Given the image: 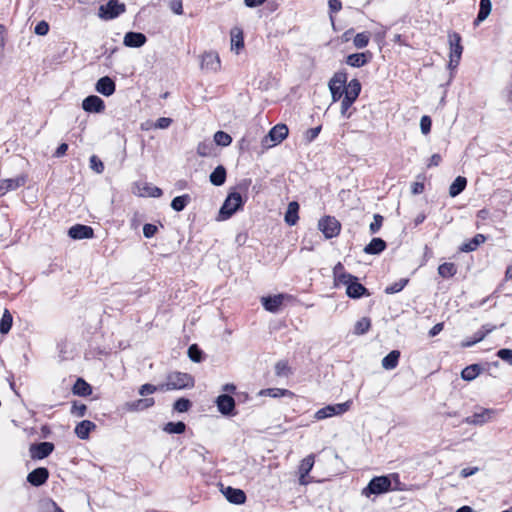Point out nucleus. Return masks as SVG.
I'll list each match as a JSON object with an SVG mask.
<instances>
[{"mask_svg": "<svg viewBox=\"0 0 512 512\" xmlns=\"http://www.w3.org/2000/svg\"><path fill=\"white\" fill-rule=\"evenodd\" d=\"M194 386V378L183 372H170L167 375V382L160 384V391L180 390L186 388H192Z\"/></svg>", "mask_w": 512, "mask_h": 512, "instance_id": "nucleus-3", "label": "nucleus"}, {"mask_svg": "<svg viewBox=\"0 0 512 512\" xmlns=\"http://www.w3.org/2000/svg\"><path fill=\"white\" fill-rule=\"evenodd\" d=\"M370 327H371L370 318L363 317L355 323L353 333L355 335H363L369 331Z\"/></svg>", "mask_w": 512, "mask_h": 512, "instance_id": "nucleus-44", "label": "nucleus"}, {"mask_svg": "<svg viewBox=\"0 0 512 512\" xmlns=\"http://www.w3.org/2000/svg\"><path fill=\"white\" fill-rule=\"evenodd\" d=\"M457 273V267L452 262H445L438 267V274L443 278H451Z\"/></svg>", "mask_w": 512, "mask_h": 512, "instance_id": "nucleus-40", "label": "nucleus"}, {"mask_svg": "<svg viewBox=\"0 0 512 512\" xmlns=\"http://www.w3.org/2000/svg\"><path fill=\"white\" fill-rule=\"evenodd\" d=\"M191 197L189 194L176 196L171 201V208L176 212H181L190 203Z\"/></svg>", "mask_w": 512, "mask_h": 512, "instance_id": "nucleus-37", "label": "nucleus"}, {"mask_svg": "<svg viewBox=\"0 0 512 512\" xmlns=\"http://www.w3.org/2000/svg\"><path fill=\"white\" fill-rule=\"evenodd\" d=\"M95 428V423L90 420H83L76 425L74 432L79 439L86 440Z\"/></svg>", "mask_w": 512, "mask_h": 512, "instance_id": "nucleus-25", "label": "nucleus"}, {"mask_svg": "<svg viewBox=\"0 0 512 512\" xmlns=\"http://www.w3.org/2000/svg\"><path fill=\"white\" fill-rule=\"evenodd\" d=\"M87 411V406L85 404H78V402L74 401L71 407V414L77 417H84Z\"/></svg>", "mask_w": 512, "mask_h": 512, "instance_id": "nucleus-56", "label": "nucleus"}, {"mask_svg": "<svg viewBox=\"0 0 512 512\" xmlns=\"http://www.w3.org/2000/svg\"><path fill=\"white\" fill-rule=\"evenodd\" d=\"M231 142L232 137L224 131L220 130L214 134V143L218 146L227 147L231 144Z\"/></svg>", "mask_w": 512, "mask_h": 512, "instance_id": "nucleus-46", "label": "nucleus"}, {"mask_svg": "<svg viewBox=\"0 0 512 512\" xmlns=\"http://www.w3.org/2000/svg\"><path fill=\"white\" fill-rule=\"evenodd\" d=\"M372 57L371 52L366 51L362 53H353L346 57V64L355 67L360 68L364 65H366Z\"/></svg>", "mask_w": 512, "mask_h": 512, "instance_id": "nucleus-22", "label": "nucleus"}, {"mask_svg": "<svg viewBox=\"0 0 512 512\" xmlns=\"http://www.w3.org/2000/svg\"><path fill=\"white\" fill-rule=\"evenodd\" d=\"M244 47V37L240 29H234L231 31V49H235L237 52Z\"/></svg>", "mask_w": 512, "mask_h": 512, "instance_id": "nucleus-41", "label": "nucleus"}, {"mask_svg": "<svg viewBox=\"0 0 512 512\" xmlns=\"http://www.w3.org/2000/svg\"><path fill=\"white\" fill-rule=\"evenodd\" d=\"M39 512H64L53 500L41 503Z\"/></svg>", "mask_w": 512, "mask_h": 512, "instance_id": "nucleus-53", "label": "nucleus"}, {"mask_svg": "<svg viewBox=\"0 0 512 512\" xmlns=\"http://www.w3.org/2000/svg\"><path fill=\"white\" fill-rule=\"evenodd\" d=\"M227 171L223 165H218L210 174L209 181L214 186H222L226 182Z\"/></svg>", "mask_w": 512, "mask_h": 512, "instance_id": "nucleus-28", "label": "nucleus"}, {"mask_svg": "<svg viewBox=\"0 0 512 512\" xmlns=\"http://www.w3.org/2000/svg\"><path fill=\"white\" fill-rule=\"evenodd\" d=\"M348 74L344 70L336 72L329 80L328 87L331 93L332 101L337 102L343 98L347 88Z\"/></svg>", "mask_w": 512, "mask_h": 512, "instance_id": "nucleus-4", "label": "nucleus"}, {"mask_svg": "<svg viewBox=\"0 0 512 512\" xmlns=\"http://www.w3.org/2000/svg\"><path fill=\"white\" fill-rule=\"evenodd\" d=\"M370 40V33L369 32H361L356 34V36L353 39L354 46L358 49L365 48Z\"/></svg>", "mask_w": 512, "mask_h": 512, "instance_id": "nucleus-49", "label": "nucleus"}, {"mask_svg": "<svg viewBox=\"0 0 512 512\" xmlns=\"http://www.w3.org/2000/svg\"><path fill=\"white\" fill-rule=\"evenodd\" d=\"M497 356L504 362L512 365V349L502 348L497 351Z\"/></svg>", "mask_w": 512, "mask_h": 512, "instance_id": "nucleus-58", "label": "nucleus"}, {"mask_svg": "<svg viewBox=\"0 0 512 512\" xmlns=\"http://www.w3.org/2000/svg\"><path fill=\"white\" fill-rule=\"evenodd\" d=\"M387 247V243L379 237L373 238L363 249L366 254L378 255Z\"/></svg>", "mask_w": 512, "mask_h": 512, "instance_id": "nucleus-26", "label": "nucleus"}, {"mask_svg": "<svg viewBox=\"0 0 512 512\" xmlns=\"http://www.w3.org/2000/svg\"><path fill=\"white\" fill-rule=\"evenodd\" d=\"M334 286L339 287L340 285L348 286L351 280H355V276L350 273H342L333 278Z\"/></svg>", "mask_w": 512, "mask_h": 512, "instance_id": "nucleus-51", "label": "nucleus"}, {"mask_svg": "<svg viewBox=\"0 0 512 512\" xmlns=\"http://www.w3.org/2000/svg\"><path fill=\"white\" fill-rule=\"evenodd\" d=\"M351 404V401H346L344 403L327 405L316 412L315 418L322 420L335 415H342L350 409Z\"/></svg>", "mask_w": 512, "mask_h": 512, "instance_id": "nucleus-7", "label": "nucleus"}, {"mask_svg": "<svg viewBox=\"0 0 512 512\" xmlns=\"http://www.w3.org/2000/svg\"><path fill=\"white\" fill-rule=\"evenodd\" d=\"M318 228L325 238L331 239L340 233L341 224L335 217L325 216L319 220Z\"/></svg>", "mask_w": 512, "mask_h": 512, "instance_id": "nucleus-6", "label": "nucleus"}, {"mask_svg": "<svg viewBox=\"0 0 512 512\" xmlns=\"http://www.w3.org/2000/svg\"><path fill=\"white\" fill-rule=\"evenodd\" d=\"M126 11L124 3L118 0H109L106 4L99 7L98 16L103 20H112Z\"/></svg>", "mask_w": 512, "mask_h": 512, "instance_id": "nucleus-5", "label": "nucleus"}, {"mask_svg": "<svg viewBox=\"0 0 512 512\" xmlns=\"http://www.w3.org/2000/svg\"><path fill=\"white\" fill-rule=\"evenodd\" d=\"M68 236L74 240L91 239L94 237V230L91 226L76 224L69 228Z\"/></svg>", "mask_w": 512, "mask_h": 512, "instance_id": "nucleus-14", "label": "nucleus"}, {"mask_svg": "<svg viewBox=\"0 0 512 512\" xmlns=\"http://www.w3.org/2000/svg\"><path fill=\"white\" fill-rule=\"evenodd\" d=\"M137 188H138V195L141 197L158 198V197L162 196V194H163L162 190L159 187L154 186L151 183H143L141 185H137Z\"/></svg>", "mask_w": 512, "mask_h": 512, "instance_id": "nucleus-27", "label": "nucleus"}, {"mask_svg": "<svg viewBox=\"0 0 512 512\" xmlns=\"http://www.w3.org/2000/svg\"><path fill=\"white\" fill-rule=\"evenodd\" d=\"M154 404V398H143L132 402H128L126 403V406L130 411H143L147 408L152 407Z\"/></svg>", "mask_w": 512, "mask_h": 512, "instance_id": "nucleus-32", "label": "nucleus"}, {"mask_svg": "<svg viewBox=\"0 0 512 512\" xmlns=\"http://www.w3.org/2000/svg\"><path fill=\"white\" fill-rule=\"evenodd\" d=\"M400 359V351L392 350L382 359V367L386 370H392L397 367Z\"/></svg>", "mask_w": 512, "mask_h": 512, "instance_id": "nucleus-34", "label": "nucleus"}, {"mask_svg": "<svg viewBox=\"0 0 512 512\" xmlns=\"http://www.w3.org/2000/svg\"><path fill=\"white\" fill-rule=\"evenodd\" d=\"M492 10L491 0H480L479 11L476 19L474 20V26H478L490 15Z\"/></svg>", "mask_w": 512, "mask_h": 512, "instance_id": "nucleus-30", "label": "nucleus"}, {"mask_svg": "<svg viewBox=\"0 0 512 512\" xmlns=\"http://www.w3.org/2000/svg\"><path fill=\"white\" fill-rule=\"evenodd\" d=\"M383 221H384V218L382 215L374 214L373 222L369 226L370 233L376 234L380 230V228L383 224Z\"/></svg>", "mask_w": 512, "mask_h": 512, "instance_id": "nucleus-55", "label": "nucleus"}, {"mask_svg": "<svg viewBox=\"0 0 512 512\" xmlns=\"http://www.w3.org/2000/svg\"><path fill=\"white\" fill-rule=\"evenodd\" d=\"M160 390L159 389V385L158 386H155L153 384H150V383H146L144 385H142L139 389V394L141 396H145V395H148V394H152L156 391Z\"/></svg>", "mask_w": 512, "mask_h": 512, "instance_id": "nucleus-62", "label": "nucleus"}, {"mask_svg": "<svg viewBox=\"0 0 512 512\" xmlns=\"http://www.w3.org/2000/svg\"><path fill=\"white\" fill-rule=\"evenodd\" d=\"M290 373V367L286 361H278L275 364V374L278 377H287Z\"/></svg>", "mask_w": 512, "mask_h": 512, "instance_id": "nucleus-52", "label": "nucleus"}, {"mask_svg": "<svg viewBox=\"0 0 512 512\" xmlns=\"http://www.w3.org/2000/svg\"><path fill=\"white\" fill-rule=\"evenodd\" d=\"M399 475L392 473L388 475L373 477L368 485L362 490V495L370 497L371 495H381L391 490H402Z\"/></svg>", "mask_w": 512, "mask_h": 512, "instance_id": "nucleus-1", "label": "nucleus"}, {"mask_svg": "<svg viewBox=\"0 0 512 512\" xmlns=\"http://www.w3.org/2000/svg\"><path fill=\"white\" fill-rule=\"evenodd\" d=\"M497 414L495 409L483 408L479 412H474L471 416L464 419V423L469 425H483Z\"/></svg>", "mask_w": 512, "mask_h": 512, "instance_id": "nucleus-10", "label": "nucleus"}, {"mask_svg": "<svg viewBox=\"0 0 512 512\" xmlns=\"http://www.w3.org/2000/svg\"><path fill=\"white\" fill-rule=\"evenodd\" d=\"M82 108L88 113H101L105 110V103L97 95H89L82 101Z\"/></svg>", "mask_w": 512, "mask_h": 512, "instance_id": "nucleus-15", "label": "nucleus"}, {"mask_svg": "<svg viewBox=\"0 0 512 512\" xmlns=\"http://www.w3.org/2000/svg\"><path fill=\"white\" fill-rule=\"evenodd\" d=\"M432 120L429 116L424 115L420 120V129L424 135H427L431 131Z\"/></svg>", "mask_w": 512, "mask_h": 512, "instance_id": "nucleus-57", "label": "nucleus"}, {"mask_svg": "<svg viewBox=\"0 0 512 512\" xmlns=\"http://www.w3.org/2000/svg\"><path fill=\"white\" fill-rule=\"evenodd\" d=\"M252 184V180L250 178H244L242 179L235 187V189H237L240 194L241 193H246L249 189V187L251 186Z\"/></svg>", "mask_w": 512, "mask_h": 512, "instance_id": "nucleus-63", "label": "nucleus"}, {"mask_svg": "<svg viewBox=\"0 0 512 512\" xmlns=\"http://www.w3.org/2000/svg\"><path fill=\"white\" fill-rule=\"evenodd\" d=\"M188 357L195 363H201L205 359V354L197 344H192L188 348Z\"/></svg>", "mask_w": 512, "mask_h": 512, "instance_id": "nucleus-42", "label": "nucleus"}, {"mask_svg": "<svg viewBox=\"0 0 512 512\" xmlns=\"http://www.w3.org/2000/svg\"><path fill=\"white\" fill-rule=\"evenodd\" d=\"M223 495L227 499L228 502L236 505H241L246 502V494L243 490L238 488H233L231 486H227L222 490Z\"/></svg>", "mask_w": 512, "mask_h": 512, "instance_id": "nucleus-18", "label": "nucleus"}, {"mask_svg": "<svg viewBox=\"0 0 512 512\" xmlns=\"http://www.w3.org/2000/svg\"><path fill=\"white\" fill-rule=\"evenodd\" d=\"M361 92V83L358 79H352L348 84L343 99L350 105L357 100Z\"/></svg>", "mask_w": 512, "mask_h": 512, "instance_id": "nucleus-21", "label": "nucleus"}, {"mask_svg": "<svg viewBox=\"0 0 512 512\" xmlns=\"http://www.w3.org/2000/svg\"><path fill=\"white\" fill-rule=\"evenodd\" d=\"M409 280L406 278L400 279L398 282H395L385 288L386 294H395L404 289V287L408 284Z\"/></svg>", "mask_w": 512, "mask_h": 512, "instance_id": "nucleus-50", "label": "nucleus"}, {"mask_svg": "<svg viewBox=\"0 0 512 512\" xmlns=\"http://www.w3.org/2000/svg\"><path fill=\"white\" fill-rule=\"evenodd\" d=\"M90 167L97 173H102L104 170L103 162L96 155L90 157Z\"/></svg>", "mask_w": 512, "mask_h": 512, "instance_id": "nucleus-59", "label": "nucleus"}, {"mask_svg": "<svg viewBox=\"0 0 512 512\" xmlns=\"http://www.w3.org/2000/svg\"><path fill=\"white\" fill-rule=\"evenodd\" d=\"M95 90L105 97L113 95L116 91V83L109 76L99 78L95 84Z\"/></svg>", "mask_w": 512, "mask_h": 512, "instance_id": "nucleus-17", "label": "nucleus"}, {"mask_svg": "<svg viewBox=\"0 0 512 512\" xmlns=\"http://www.w3.org/2000/svg\"><path fill=\"white\" fill-rule=\"evenodd\" d=\"M218 411L224 415V416H235L236 410H235V399L224 393L220 394L215 401Z\"/></svg>", "mask_w": 512, "mask_h": 512, "instance_id": "nucleus-9", "label": "nucleus"}, {"mask_svg": "<svg viewBox=\"0 0 512 512\" xmlns=\"http://www.w3.org/2000/svg\"><path fill=\"white\" fill-rule=\"evenodd\" d=\"M49 475V470L46 467H38L28 473L27 482L34 487H40L47 482Z\"/></svg>", "mask_w": 512, "mask_h": 512, "instance_id": "nucleus-13", "label": "nucleus"}, {"mask_svg": "<svg viewBox=\"0 0 512 512\" xmlns=\"http://www.w3.org/2000/svg\"><path fill=\"white\" fill-rule=\"evenodd\" d=\"M313 465H314V455H308L307 457H305L300 465H299V483L301 485H307L308 484V480L306 479V477L308 476L309 472L312 470L313 468Z\"/></svg>", "mask_w": 512, "mask_h": 512, "instance_id": "nucleus-24", "label": "nucleus"}, {"mask_svg": "<svg viewBox=\"0 0 512 512\" xmlns=\"http://www.w3.org/2000/svg\"><path fill=\"white\" fill-rule=\"evenodd\" d=\"M147 41L145 34L141 32L129 31L125 34L123 44L130 48H140Z\"/></svg>", "mask_w": 512, "mask_h": 512, "instance_id": "nucleus-19", "label": "nucleus"}, {"mask_svg": "<svg viewBox=\"0 0 512 512\" xmlns=\"http://www.w3.org/2000/svg\"><path fill=\"white\" fill-rule=\"evenodd\" d=\"M52 442H39L31 444L29 447L30 457L33 460H42L47 458L54 451Z\"/></svg>", "mask_w": 512, "mask_h": 512, "instance_id": "nucleus-8", "label": "nucleus"}, {"mask_svg": "<svg viewBox=\"0 0 512 512\" xmlns=\"http://www.w3.org/2000/svg\"><path fill=\"white\" fill-rule=\"evenodd\" d=\"M72 392L74 395L87 397L92 394V387L83 378H77L72 387Z\"/></svg>", "mask_w": 512, "mask_h": 512, "instance_id": "nucleus-29", "label": "nucleus"}, {"mask_svg": "<svg viewBox=\"0 0 512 512\" xmlns=\"http://www.w3.org/2000/svg\"><path fill=\"white\" fill-rule=\"evenodd\" d=\"M191 406L192 402L188 398L181 397L174 402L173 409L178 413H184L187 412Z\"/></svg>", "mask_w": 512, "mask_h": 512, "instance_id": "nucleus-47", "label": "nucleus"}, {"mask_svg": "<svg viewBox=\"0 0 512 512\" xmlns=\"http://www.w3.org/2000/svg\"><path fill=\"white\" fill-rule=\"evenodd\" d=\"M448 41L450 46L449 56L461 59L463 53V46L461 44V36L457 32H450L448 34Z\"/></svg>", "mask_w": 512, "mask_h": 512, "instance_id": "nucleus-23", "label": "nucleus"}, {"mask_svg": "<svg viewBox=\"0 0 512 512\" xmlns=\"http://www.w3.org/2000/svg\"><path fill=\"white\" fill-rule=\"evenodd\" d=\"M186 424L182 421L168 422L164 425L163 431L168 434H183L186 431Z\"/></svg>", "mask_w": 512, "mask_h": 512, "instance_id": "nucleus-39", "label": "nucleus"}, {"mask_svg": "<svg viewBox=\"0 0 512 512\" xmlns=\"http://www.w3.org/2000/svg\"><path fill=\"white\" fill-rule=\"evenodd\" d=\"M483 371V367L481 364H471L465 367L461 371V378L465 381L474 380L481 372Z\"/></svg>", "mask_w": 512, "mask_h": 512, "instance_id": "nucleus-33", "label": "nucleus"}, {"mask_svg": "<svg viewBox=\"0 0 512 512\" xmlns=\"http://www.w3.org/2000/svg\"><path fill=\"white\" fill-rule=\"evenodd\" d=\"M169 7L175 14H183L182 0H171L169 3Z\"/></svg>", "mask_w": 512, "mask_h": 512, "instance_id": "nucleus-64", "label": "nucleus"}, {"mask_svg": "<svg viewBox=\"0 0 512 512\" xmlns=\"http://www.w3.org/2000/svg\"><path fill=\"white\" fill-rule=\"evenodd\" d=\"M13 317L8 309H5L0 320V333L7 334L12 326Z\"/></svg>", "mask_w": 512, "mask_h": 512, "instance_id": "nucleus-45", "label": "nucleus"}, {"mask_svg": "<svg viewBox=\"0 0 512 512\" xmlns=\"http://www.w3.org/2000/svg\"><path fill=\"white\" fill-rule=\"evenodd\" d=\"M214 144L210 141L200 142L197 146V154L202 157H208L213 154Z\"/></svg>", "mask_w": 512, "mask_h": 512, "instance_id": "nucleus-48", "label": "nucleus"}, {"mask_svg": "<svg viewBox=\"0 0 512 512\" xmlns=\"http://www.w3.org/2000/svg\"><path fill=\"white\" fill-rule=\"evenodd\" d=\"M285 298L284 294H278L273 296H265L261 298V303L265 310L276 313L283 304Z\"/></svg>", "mask_w": 512, "mask_h": 512, "instance_id": "nucleus-20", "label": "nucleus"}, {"mask_svg": "<svg viewBox=\"0 0 512 512\" xmlns=\"http://www.w3.org/2000/svg\"><path fill=\"white\" fill-rule=\"evenodd\" d=\"M201 69L206 71L217 72L221 63L219 55L216 52H205L201 57Z\"/></svg>", "mask_w": 512, "mask_h": 512, "instance_id": "nucleus-16", "label": "nucleus"}, {"mask_svg": "<svg viewBox=\"0 0 512 512\" xmlns=\"http://www.w3.org/2000/svg\"><path fill=\"white\" fill-rule=\"evenodd\" d=\"M158 232V227L151 223H146L143 226V235L145 238H152Z\"/></svg>", "mask_w": 512, "mask_h": 512, "instance_id": "nucleus-61", "label": "nucleus"}, {"mask_svg": "<svg viewBox=\"0 0 512 512\" xmlns=\"http://www.w3.org/2000/svg\"><path fill=\"white\" fill-rule=\"evenodd\" d=\"M260 395H268L273 398H278L282 396H289L293 397L294 393L287 389H280V388H267L263 389L259 393Z\"/></svg>", "mask_w": 512, "mask_h": 512, "instance_id": "nucleus-43", "label": "nucleus"}, {"mask_svg": "<svg viewBox=\"0 0 512 512\" xmlns=\"http://www.w3.org/2000/svg\"><path fill=\"white\" fill-rule=\"evenodd\" d=\"M27 181V176L22 174L17 176L16 178L4 179L2 180V184H5L7 187V191L16 190L17 188L24 186Z\"/></svg>", "mask_w": 512, "mask_h": 512, "instance_id": "nucleus-38", "label": "nucleus"}, {"mask_svg": "<svg viewBox=\"0 0 512 512\" xmlns=\"http://www.w3.org/2000/svg\"><path fill=\"white\" fill-rule=\"evenodd\" d=\"M299 204L296 201H292L288 204L284 220L289 226H293L297 223L299 216Z\"/></svg>", "mask_w": 512, "mask_h": 512, "instance_id": "nucleus-31", "label": "nucleus"}, {"mask_svg": "<svg viewBox=\"0 0 512 512\" xmlns=\"http://www.w3.org/2000/svg\"><path fill=\"white\" fill-rule=\"evenodd\" d=\"M496 327L494 325H489V324H486V325H483L482 326V329L483 330H479L477 331L474 335H473V338L477 341V342H480L482 341L487 334H489L490 332H492Z\"/></svg>", "mask_w": 512, "mask_h": 512, "instance_id": "nucleus-54", "label": "nucleus"}, {"mask_svg": "<svg viewBox=\"0 0 512 512\" xmlns=\"http://www.w3.org/2000/svg\"><path fill=\"white\" fill-rule=\"evenodd\" d=\"M467 186V179L463 176H457L449 187V195L456 197L461 194Z\"/></svg>", "mask_w": 512, "mask_h": 512, "instance_id": "nucleus-36", "label": "nucleus"}, {"mask_svg": "<svg viewBox=\"0 0 512 512\" xmlns=\"http://www.w3.org/2000/svg\"><path fill=\"white\" fill-rule=\"evenodd\" d=\"M34 32L36 35L45 36L49 32V24L44 20L38 22L34 28Z\"/></svg>", "mask_w": 512, "mask_h": 512, "instance_id": "nucleus-60", "label": "nucleus"}, {"mask_svg": "<svg viewBox=\"0 0 512 512\" xmlns=\"http://www.w3.org/2000/svg\"><path fill=\"white\" fill-rule=\"evenodd\" d=\"M245 202L246 199H244L239 192H229L222 206L219 209L217 220H228L236 212L243 209Z\"/></svg>", "mask_w": 512, "mask_h": 512, "instance_id": "nucleus-2", "label": "nucleus"}, {"mask_svg": "<svg viewBox=\"0 0 512 512\" xmlns=\"http://www.w3.org/2000/svg\"><path fill=\"white\" fill-rule=\"evenodd\" d=\"M485 240L486 237L483 234H476L471 240L463 243L459 249L461 252L467 253L475 251L480 244L485 242Z\"/></svg>", "mask_w": 512, "mask_h": 512, "instance_id": "nucleus-35", "label": "nucleus"}, {"mask_svg": "<svg viewBox=\"0 0 512 512\" xmlns=\"http://www.w3.org/2000/svg\"><path fill=\"white\" fill-rule=\"evenodd\" d=\"M346 295L351 299H360L362 297L370 296L371 293L359 282L358 277L355 276V280H351V282L348 283Z\"/></svg>", "mask_w": 512, "mask_h": 512, "instance_id": "nucleus-12", "label": "nucleus"}, {"mask_svg": "<svg viewBox=\"0 0 512 512\" xmlns=\"http://www.w3.org/2000/svg\"><path fill=\"white\" fill-rule=\"evenodd\" d=\"M288 136V128L285 124H277L270 129L268 134L264 137L263 143L267 144L270 141L271 145L281 143Z\"/></svg>", "mask_w": 512, "mask_h": 512, "instance_id": "nucleus-11", "label": "nucleus"}]
</instances>
